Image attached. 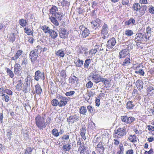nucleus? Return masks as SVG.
<instances>
[{
  "label": "nucleus",
  "instance_id": "obj_1",
  "mask_svg": "<svg viewBox=\"0 0 154 154\" xmlns=\"http://www.w3.org/2000/svg\"><path fill=\"white\" fill-rule=\"evenodd\" d=\"M128 131L126 126L120 128L114 131V136L115 138H122L127 134Z\"/></svg>",
  "mask_w": 154,
  "mask_h": 154
},
{
  "label": "nucleus",
  "instance_id": "obj_2",
  "mask_svg": "<svg viewBox=\"0 0 154 154\" xmlns=\"http://www.w3.org/2000/svg\"><path fill=\"white\" fill-rule=\"evenodd\" d=\"M35 123L38 128L40 130H43L46 128L47 125L44 118L39 115H38L35 118Z\"/></svg>",
  "mask_w": 154,
  "mask_h": 154
},
{
  "label": "nucleus",
  "instance_id": "obj_3",
  "mask_svg": "<svg viewBox=\"0 0 154 154\" xmlns=\"http://www.w3.org/2000/svg\"><path fill=\"white\" fill-rule=\"evenodd\" d=\"M31 79V77L29 75H28L25 79L23 90L25 93L29 92L30 90V84Z\"/></svg>",
  "mask_w": 154,
  "mask_h": 154
},
{
  "label": "nucleus",
  "instance_id": "obj_4",
  "mask_svg": "<svg viewBox=\"0 0 154 154\" xmlns=\"http://www.w3.org/2000/svg\"><path fill=\"white\" fill-rule=\"evenodd\" d=\"M116 43V39L112 37L109 39L106 44V51H108L109 50L112 49L115 45Z\"/></svg>",
  "mask_w": 154,
  "mask_h": 154
},
{
  "label": "nucleus",
  "instance_id": "obj_5",
  "mask_svg": "<svg viewBox=\"0 0 154 154\" xmlns=\"http://www.w3.org/2000/svg\"><path fill=\"white\" fill-rule=\"evenodd\" d=\"M38 52L37 50H33L31 51L29 54V57L31 59L32 63H34L36 60L38 55Z\"/></svg>",
  "mask_w": 154,
  "mask_h": 154
},
{
  "label": "nucleus",
  "instance_id": "obj_6",
  "mask_svg": "<svg viewBox=\"0 0 154 154\" xmlns=\"http://www.w3.org/2000/svg\"><path fill=\"white\" fill-rule=\"evenodd\" d=\"M79 116H76V115L73 116H71L67 118V122L69 125L70 123L73 124L78 121L79 120Z\"/></svg>",
  "mask_w": 154,
  "mask_h": 154
},
{
  "label": "nucleus",
  "instance_id": "obj_7",
  "mask_svg": "<svg viewBox=\"0 0 154 154\" xmlns=\"http://www.w3.org/2000/svg\"><path fill=\"white\" fill-rule=\"evenodd\" d=\"M14 72L15 74L18 76L21 75L22 72V69L19 64L15 63L14 65Z\"/></svg>",
  "mask_w": 154,
  "mask_h": 154
},
{
  "label": "nucleus",
  "instance_id": "obj_8",
  "mask_svg": "<svg viewBox=\"0 0 154 154\" xmlns=\"http://www.w3.org/2000/svg\"><path fill=\"white\" fill-rule=\"evenodd\" d=\"M59 33L60 37L62 38H66L69 34L68 31L63 28H60Z\"/></svg>",
  "mask_w": 154,
  "mask_h": 154
},
{
  "label": "nucleus",
  "instance_id": "obj_9",
  "mask_svg": "<svg viewBox=\"0 0 154 154\" xmlns=\"http://www.w3.org/2000/svg\"><path fill=\"white\" fill-rule=\"evenodd\" d=\"M76 49L79 53L84 54L85 56L87 57V55L88 54V50L87 48L82 47L81 45H79L77 46Z\"/></svg>",
  "mask_w": 154,
  "mask_h": 154
},
{
  "label": "nucleus",
  "instance_id": "obj_10",
  "mask_svg": "<svg viewBox=\"0 0 154 154\" xmlns=\"http://www.w3.org/2000/svg\"><path fill=\"white\" fill-rule=\"evenodd\" d=\"M34 79L36 81H38L40 78L42 79L44 78V73H41V71L39 70L36 71L35 73Z\"/></svg>",
  "mask_w": 154,
  "mask_h": 154
},
{
  "label": "nucleus",
  "instance_id": "obj_11",
  "mask_svg": "<svg viewBox=\"0 0 154 154\" xmlns=\"http://www.w3.org/2000/svg\"><path fill=\"white\" fill-rule=\"evenodd\" d=\"M79 79L74 75L71 76L69 79V83L71 84L72 86H74L78 84Z\"/></svg>",
  "mask_w": 154,
  "mask_h": 154
},
{
  "label": "nucleus",
  "instance_id": "obj_12",
  "mask_svg": "<svg viewBox=\"0 0 154 154\" xmlns=\"http://www.w3.org/2000/svg\"><path fill=\"white\" fill-rule=\"evenodd\" d=\"M91 23L93 25V28L96 29L100 27L101 21L98 18H97L92 21Z\"/></svg>",
  "mask_w": 154,
  "mask_h": 154
},
{
  "label": "nucleus",
  "instance_id": "obj_13",
  "mask_svg": "<svg viewBox=\"0 0 154 154\" xmlns=\"http://www.w3.org/2000/svg\"><path fill=\"white\" fill-rule=\"evenodd\" d=\"M108 33V27L107 24L106 23H104L102 27V29L101 30V34L104 35V39L105 37L108 36L107 34Z\"/></svg>",
  "mask_w": 154,
  "mask_h": 154
},
{
  "label": "nucleus",
  "instance_id": "obj_14",
  "mask_svg": "<svg viewBox=\"0 0 154 154\" xmlns=\"http://www.w3.org/2000/svg\"><path fill=\"white\" fill-rule=\"evenodd\" d=\"M91 74L92 78L93 80L95 83L97 84L98 83L100 76L97 73L96 71H94Z\"/></svg>",
  "mask_w": 154,
  "mask_h": 154
},
{
  "label": "nucleus",
  "instance_id": "obj_15",
  "mask_svg": "<svg viewBox=\"0 0 154 154\" xmlns=\"http://www.w3.org/2000/svg\"><path fill=\"white\" fill-rule=\"evenodd\" d=\"M129 54V51L128 49H125L122 50L119 52V57L120 59L125 57Z\"/></svg>",
  "mask_w": 154,
  "mask_h": 154
},
{
  "label": "nucleus",
  "instance_id": "obj_16",
  "mask_svg": "<svg viewBox=\"0 0 154 154\" xmlns=\"http://www.w3.org/2000/svg\"><path fill=\"white\" fill-rule=\"evenodd\" d=\"M68 100V98L65 97L60 100L59 101V106L62 107L64 106L67 103Z\"/></svg>",
  "mask_w": 154,
  "mask_h": 154
},
{
  "label": "nucleus",
  "instance_id": "obj_17",
  "mask_svg": "<svg viewBox=\"0 0 154 154\" xmlns=\"http://www.w3.org/2000/svg\"><path fill=\"white\" fill-rule=\"evenodd\" d=\"M97 151L100 154H103L104 152V148L103 144L101 142H100L97 145Z\"/></svg>",
  "mask_w": 154,
  "mask_h": 154
},
{
  "label": "nucleus",
  "instance_id": "obj_18",
  "mask_svg": "<svg viewBox=\"0 0 154 154\" xmlns=\"http://www.w3.org/2000/svg\"><path fill=\"white\" fill-rule=\"evenodd\" d=\"M80 154H89L90 152V150L88 149V147L82 145V148L80 150Z\"/></svg>",
  "mask_w": 154,
  "mask_h": 154
},
{
  "label": "nucleus",
  "instance_id": "obj_19",
  "mask_svg": "<svg viewBox=\"0 0 154 154\" xmlns=\"http://www.w3.org/2000/svg\"><path fill=\"white\" fill-rule=\"evenodd\" d=\"M135 40L137 43H141L143 39V35L141 33H139L136 35Z\"/></svg>",
  "mask_w": 154,
  "mask_h": 154
},
{
  "label": "nucleus",
  "instance_id": "obj_20",
  "mask_svg": "<svg viewBox=\"0 0 154 154\" xmlns=\"http://www.w3.org/2000/svg\"><path fill=\"white\" fill-rule=\"evenodd\" d=\"M95 48L94 49H91L88 52V55L89 56H87V57L91 58L93 56V54H94L97 51V48H98L97 45L95 46Z\"/></svg>",
  "mask_w": 154,
  "mask_h": 154
},
{
  "label": "nucleus",
  "instance_id": "obj_21",
  "mask_svg": "<svg viewBox=\"0 0 154 154\" xmlns=\"http://www.w3.org/2000/svg\"><path fill=\"white\" fill-rule=\"evenodd\" d=\"M23 51L20 50L18 51L16 54H15L14 57H11V59L12 60L15 61L17 60V59L21 56L22 54Z\"/></svg>",
  "mask_w": 154,
  "mask_h": 154
},
{
  "label": "nucleus",
  "instance_id": "obj_22",
  "mask_svg": "<svg viewBox=\"0 0 154 154\" xmlns=\"http://www.w3.org/2000/svg\"><path fill=\"white\" fill-rule=\"evenodd\" d=\"M147 9V6L146 5H142L140 6V7L139 9V11L140 15H143L145 13V11Z\"/></svg>",
  "mask_w": 154,
  "mask_h": 154
},
{
  "label": "nucleus",
  "instance_id": "obj_23",
  "mask_svg": "<svg viewBox=\"0 0 154 154\" xmlns=\"http://www.w3.org/2000/svg\"><path fill=\"white\" fill-rule=\"evenodd\" d=\"M143 83L140 80H138L136 82V85L137 88L139 90H141L143 88Z\"/></svg>",
  "mask_w": 154,
  "mask_h": 154
},
{
  "label": "nucleus",
  "instance_id": "obj_24",
  "mask_svg": "<svg viewBox=\"0 0 154 154\" xmlns=\"http://www.w3.org/2000/svg\"><path fill=\"white\" fill-rule=\"evenodd\" d=\"M56 54L60 57H63L65 56V54L63 49L59 50L58 51L55 52Z\"/></svg>",
  "mask_w": 154,
  "mask_h": 154
},
{
  "label": "nucleus",
  "instance_id": "obj_25",
  "mask_svg": "<svg viewBox=\"0 0 154 154\" xmlns=\"http://www.w3.org/2000/svg\"><path fill=\"white\" fill-rule=\"evenodd\" d=\"M125 24L127 26H129L130 25H135L136 24V21L133 18H130L125 22Z\"/></svg>",
  "mask_w": 154,
  "mask_h": 154
},
{
  "label": "nucleus",
  "instance_id": "obj_26",
  "mask_svg": "<svg viewBox=\"0 0 154 154\" xmlns=\"http://www.w3.org/2000/svg\"><path fill=\"white\" fill-rule=\"evenodd\" d=\"M48 34L49 36L53 39L56 38L58 36L57 32L53 29H51Z\"/></svg>",
  "mask_w": 154,
  "mask_h": 154
},
{
  "label": "nucleus",
  "instance_id": "obj_27",
  "mask_svg": "<svg viewBox=\"0 0 154 154\" xmlns=\"http://www.w3.org/2000/svg\"><path fill=\"white\" fill-rule=\"evenodd\" d=\"M131 60L129 58L127 57L124 60L122 65L123 66H128L131 64Z\"/></svg>",
  "mask_w": 154,
  "mask_h": 154
},
{
  "label": "nucleus",
  "instance_id": "obj_28",
  "mask_svg": "<svg viewBox=\"0 0 154 154\" xmlns=\"http://www.w3.org/2000/svg\"><path fill=\"white\" fill-rule=\"evenodd\" d=\"M58 11V9L55 6H53L52 8L50 10V14L52 15L51 16H54V14Z\"/></svg>",
  "mask_w": 154,
  "mask_h": 154
},
{
  "label": "nucleus",
  "instance_id": "obj_29",
  "mask_svg": "<svg viewBox=\"0 0 154 154\" xmlns=\"http://www.w3.org/2000/svg\"><path fill=\"white\" fill-rule=\"evenodd\" d=\"M41 29L43 30V31L45 33L49 34L51 29L49 27L46 25H44L41 27Z\"/></svg>",
  "mask_w": 154,
  "mask_h": 154
},
{
  "label": "nucleus",
  "instance_id": "obj_30",
  "mask_svg": "<svg viewBox=\"0 0 154 154\" xmlns=\"http://www.w3.org/2000/svg\"><path fill=\"white\" fill-rule=\"evenodd\" d=\"M128 139L130 142L133 143H135L137 141V137L134 135H130Z\"/></svg>",
  "mask_w": 154,
  "mask_h": 154
},
{
  "label": "nucleus",
  "instance_id": "obj_31",
  "mask_svg": "<svg viewBox=\"0 0 154 154\" xmlns=\"http://www.w3.org/2000/svg\"><path fill=\"white\" fill-rule=\"evenodd\" d=\"M90 34V32L87 28L85 29L82 32L81 35L82 37L83 38H85L88 36Z\"/></svg>",
  "mask_w": 154,
  "mask_h": 154
},
{
  "label": "nucleus",
  "instance_id": "obj_32",
  "mask_svg": "<svg viewBox=\"0 0 154 154\" xmlns=\"http://www.w3.org/2000/svg\"><path fill=\"white\" fill-rule=\"evenodd\" d=\"M86 133V129L85 127H82L80 129V135L83 139L84 140L86 138V137L85 135V134Z\"/></svg>",
  "mask_w": 154,
  "mask_h": 154
},
{
  "label": "nucleus",
  "instance_id": "obj_33",
  "mask_svg": "<svg viewBox=\"0 0 154 154\" xmlns=\"http://www.w3.org/2000/svg\"><path fill=\"white\" fill-rule=\"evenodd\" d=\"M49 19L51 22L56 26L59 25V23L54 16H51L50 17Z\"/></svg>",
  "mask_w": 154,
  "mask_h": 154
},
{
  "label": "nucleus",
  "instance_id": "obj_34",
  "mask_svg": "<svg viewBox=\"0 0 154 154\" xmlns=\"http://www.w3.org/2000/svg\"><path fill=\"white\" fill-rule=\"evenodd\" d=\"M74 63L76 64V66L78 67H81L83 65V61L79 59L76 60L74 61Z\"/></svg>",
  "mask_w": 154,
  "mask_h": 154
},
{
  "label": "nucleus",
  "instance_id": "obj_35",
  "mask_svg": "<svg viewBox=\"0 0 154 154\" xmlns=\"http://www.w3.org/2000/svg\"><path fill=\"white\" fill-rule=\"evenodd\" d=\"M87 110L85 107L83 106H81L79 109V112L80 114L83 115H86Z\"/></svg>",
  "mask_w": 154,
  "mask_h": 154
},
{
  "label": "nucleus",
  "instance_id": "obj_36",
  "mask_svg": "<svg viewBox=\"0 0 154 154\" xmlns=\"http://www.w3.org/2000/svg\"><path fill=\"white\" fill-rule=\"evenodd\" d=\"M23 81L20 80L17 82V84L16 86V88L18 90L20 91L22 89V85H23Z\"/></svg>",
  "mask_w": 154,
  "mask_h": 154
},
{
  "label": "nucleus",
  "instance_id": "obj_37",
  "mask_svg": "<svg viewBox=\"0 0 154 154\" xmlns=\"http://www.w3.org/2000/svg\"><path fill=\"white\" fill-rule=\"evenodd\" d=\"M55 18H57L59 20H61L62 18L63 17V13L60 12H57L54 14V16Z\"/></svg>",
  "mask_w": 154,
  "mask_h": 154
},
{
  "label": "nucleus",
  "instance_id": "obj_38",
  "mask_svg": "<svg viewBox=\"0 0 154 154\" xmlns=\"http://www.w3.org/2000/svg\"><path fill=\"white\" fill-rule=\"evenodd\" d=\"M35 90L36 93L38 94H40L42 92V90L39 84H37L35 86Z\"/></svg>",
  "mask_w": 154,
  "mask_h": 154
},
{
  "label": "nucleus",
  "instance_id": "obj_39",
  "mask_svg": "<svg viewBox=\"0 0 154 154\" xmlns=\"http://www.w3.org/2000/svg\"><path fill=\"white\" fill-rule=\"evenodd\" d=\"M133 102L131 101L128 102L126 104V108L128 109H131L134 106V105L132 103Z\"/></svg>",
  "mask_w": 154,
  "mask_h": 154
},
{
  "label": "nucleus",
  "instance_id": "obj_40",
  "mask_svg": "<svg viewBox=\"0 0 154 154\" xmlns=\"http://www.w3.org/2000/svg\"><path fill=\"white\" fill-rule=\"evenodd\" d=\"M19 23L20 25L24 27L27 24L26 20L23 19H20L19 21Z\"/></svg>",
  "mask_w": 154,
  "mask_h": 154
},
{
  "label": "nucleus",
  "instance_id": "obj_41",
  "mask_svg": "<svg viewBox=\"0 0 154 154\" xmlns=\"http://www.w3.org/2000/svg\"><path fill=\"white\" fill-rule=\"evenodd\" d=\"M63 148L65 152L69 151L71 148V146L69 144H65L63 145Z\"/></svg>",
  "mask_w": 154,
  "mask_h": 154
},
{
  "label": "nucleus",
  "instance_id": "obj_42",
  "mask_svg": "<svg viewBox=\"0 0 154 154\" xmlns=\"http://www.w3.org/2000/svg\"><path fill=\"white\" fill-rule=\"evenodd\" d=\"M1 96L2 97V99L4 100L5 102H8L10 100L9 97L6 94H2Z\"/></svg>",
  "mask_w": 154,
  "mask_h": 154
},
{
  "label": "nucleus",
  "instance_id": "obj_43",
  "mask_svg": "<svg viewBox=\"0 0 154 154\" xmlns=\"http://www.w3.org/2000/svg\"><path fill=\"white\" fill-rule=\"evenodd\" d=\"M135 120V118L133 117L130 116L128 117L127 116V124H130Z\"/></svg>",
  "mask_w": 154,
  "mask_h": 154
},
{
  "label": "nucleus",
  "instance_id": "obj_44",
  "mask_svg": "<svg viewBox=\"0 0 154 154\" xmlns=\"http://www.w3.org/2000/svg\"><path fill=\"white\" fill-rule=\"evenodd\" d=\"M125 34L128 36H131L134 34L133 31L130 29H126L125 32Z\"/></svg>",
  "mask_w": 154,
  "mask_h": 154
},
{
  "label": "nucleus",
  "instance_id": "obj_45",
  "mask_svg": "<svg viewBox=\"0 0 154 154\" xmlns=\"http://www.w3.org/2000/svg\"><path fill=\"white\" fill-rule=\"evenodd\" d=\"M24 32L29 35H32L33 33V32L28 28H24Z\"/></svg>",
  "mask_w": 154,
  "mask_h": 154
},
{
  "label": "nucleus",
  "instance_id": "obj_46",
  "mask_svg": "<svg viewBox=\"0 0 154 154\" xmlns=\"http://www.w3.org/2000/svg\"><path fill=\"white\" fill-rule=\"evenodd\" d=\"M51 133L55 137H57L59 135L58 130L55 128L52 130Z\"/></svg>",
  "mask_w": 154,
  "mask_h": 154
},
{
  "label": "nucleus",
  "instance_id": "obj_47",
  "mask_svg": "<svg viewBox=\"0 0 154 154\" xmlns=\"http://www.w3.org/2000/svg\"><path fill=\"white\" fill-rule=\"evenodd\" d=\"M51 104L54 106H59V100L56 99H54L51 101Z\"/></svg>",
  "mask_w": 154,
  "mask_h": 154
},
{
  "label": "nucleus",
  "instance_id": "obj_48",
  "mask_svg": "<svg viewBox=\"0 0 154 154\" xmlns=\"http://www.w3.org/2000/svg\"><path fill=\"white\" fill-rule=\"evenodd\" d=\"M91 63V60L90 59H86L85 62V63L84 64V67L85 68H88L89 66V64Z\"/></svg>",
  "mask_w": 154,
  "mask_h": 154
},
{
  "label": "nucleus",
  "instance_id": "obj_49",
  "mask_svg": "<svg viewBox=\"0 0 154 154\" xmlns=\"http://www.w3.org/2000/svg\"><path fill=\"white\" fill-rule=\"evenodd\" d=\"M7 72L8 74L9 75V77L11 78H13L14 76V75L13 73V72L9 69H7Z\"/></svg>",
  "mask_w": 154,
  "mask_h": 154
},
{
  "label": "nucleus",
  "instance_id": "obj_50",
  "mask_svg": "<svg viewBox=\"0 0 154 154\" xmlns=\"http://www.w3.org/2000/svg\"><path fill=\"white\" fill-rule=\"evenodd\" d=\"M140 6V5L138 3H135L133 5V8L134 10H135L136 11H137L138 10H139Z\"/></svg>",
  "mask_w": 154,
  "mask_h": 154
},
{
  "label": "nucleus",
  "instance_id": "obj_51",
  "mask_svg": "<svg viewBox=\"0 0 154 154\" xmlns=\"http://www.w3.org/2000/svg\"><path fill=\"white\" fill-rule=\"evenodd\" d=\"M88 127L90 129H94L95 128V124L92 122L89 123Z\"/></svg>",
  "mask_w": 154,
  "mask_h": 154
},
{
  "label": "nucleus",
  "instance_id": "obj_52",
  "mask_svg": "<svg viewBox=\"0 0 154 154\" xmlns=\"http://www.w3.org/2000/svg\"><path fill=\"white\" fill-rule=\"evenodd\" d=\"M147 92L149 93H152L154 92V88L151 86H149L147 88Z\"/></svg>",
  "mask_w": 154,
  "mask_h": 154
},
{
  "label": "nucleus",
  "instance_id": "obj_53",
  "mask_svg": "<svg viewBox=\"0 0 154 154\" xmlns=\"http://www.w3.org/2000/svg\"><path fill=\"white\" fill-rule=\"evenodd\" d=\"M124 148L123 146H119V150L117 152V154H124Z\"/></svg>",
  "mask_w": 154,
  "mask_h": 154
},
{
  "label": "nucleus",
  "instance_id": "obj_54",
  "mask_svg": "<svg viewBox=\"0 0 154 154\" xmlns=\"http://www.w3.org/2000/svg\"><path fill=\"white\" fill-rule=\"evenodd\" d=\"M77 144L78 146L79 145V147L78 149V151H79L80 149L81 148H82V143L80 138H79V140H77Z\"/></svg>",
  "mask_w": 154,
  "mask_h": 154
},
{
  "label": "nucleus",
  "instance_id": "obj_55",
  "mask_svg": "<svg viewBox=\"0 0 154 154\" xmlns=\"http://www.w3.org/2000/svg\"><path fill=\"white\" fill-rule=\"evenodd\" d=\"M27 64V60L26 58L24 57L23 58V59L22 60L21 65H24L25 66H26V65Z\"/></svg>",
  "mask_w": 154,
  "mask_h": 154
},
{
  "label": "nucleus",
  "instance_id": "obj_56",
  "mask_svg": "<svg viewBox=\"0 0 154 154\" xmlns=\"http://www.w3.org/2000/svg\"><path fill=\"white\" fill-rule=\"evenodd\" d=\"M121 119L122 122L127 124V116H124L121 117Z\"/></svg>",
  "mask_w": 154,
  "mask_h": 154
},
{
  "label": "nucleus",
  "instance_id": "obj_57",
  "mask_svg": "<svg viewBox=\"0 0 154 154\" xmlns=\"http://www.w3.org/2000/svg\"><path fill=\"white\" fill-rule=\"evenodd\" d=\"M135 73L139 74L142 76H143L144 74V72L142 69H140L139 70L136 71L135 72Z\"/></svg>",
  "mask_w": 154,
  "mask_h": 154
},
{
  "label": "nucleus",
  "instance_id": "obj_58",
  "mask_svg": "<svg viewBox=\"0 0 154 154\" xmlns=\"http://www.w3.org/2000/svg\"><path fill=\"white\" fill-rule=\"evenodd\" d=\"M93 85L92 82L89 81L86 84V87L87 88H90L92 87Z\"/></svg>",
  "mask_w": 154,
  "mask_h": 154
},
{
  "label": "nucleus",
  "instance_id": "obj_59",
  "mask_svg": "<svg viewBox=\"0 0 154 154\" xmlns=\"http://www.w3.org/2000/svg\"><path fill=\"white\" fill-rule=\"evenodd\" d=\"M149 11L152 14H154V7L150 5L149 6Z\"/></svg>",
  "mask_w": 154,
  "mask_h": 154
},
{
  "label": "nucleus",
  "instance_id": "obj_60",
  "mask_svg": "<svg viewBox=\"0 0 154 154\" xmlns=\"http://www.w3.org/2000/svg\"><path fill=\"white\" fill-rule=\"evenodd\" d=\"M60 76L63 78H65L66 76L65 71L62 70L60 72Z\"/></svg>",
  "mask_w": 154,
  "mask_h": 154
},
{
  "label": "nucleus",
  "instance_id": "obj_61",
  "mask_svg": "<svg viewBox=\"0 0 154 154\" xmlns=\"http://www.w3.org/2000/svg\"><path fill=\"white\" fill-rule=\"evenodd\" d=\"M75 93V92L74 91H70L66 92L65 93V95L66 96H72Z\"/></svg>",
  "mask_w": 154,
  "mask_h": 154
},
{
  "label": "nucleus",
  "instance_id": "obj_62",
  "mask_svg": "<svg viewBox=\"0 0 154 154\" xmlns=\"http://www.w3.org/2000/svg\"><path fill=\"white\" fill-rule=\"evenodd\" d=\"M4 92L6 93L9 95H11L12 94V91L9 89H6L4 90Z\"/></svg>",
  "mask_w": 154,
  "mask_h": 154
},
{
  "label": "nucleus",
  "instance_id": "obj_63",
  "mask_svg": "<svg viewBox=\"0 0 154 154\" xmlns=\"http://www.w3.org/2000/svg\"><path fill=\"white\" fill-rule=\"evenodd\" d=\"M69 135L67 134H65L63 135L61 139L63 140H67L69 139Z\"/></svg>",
  "mask_w": 154,
  "mask_h": 154
},
{
  "label": "nucleus",
  "instance_id": "obj_64",
  "mask_svg": "<svg viewBox=\"0 0 154 154\" xmlns=\"http://www.w3.org/2000/svg\"><path fill=\"white\" fill-rule=\"evenodd\" d=\"M153 151L152 149L151 148L148 151H146L144 152V154H153Z\"/></svg>",
  "mask_w": 154,
  "mask_h": 154
}]
</instances>
